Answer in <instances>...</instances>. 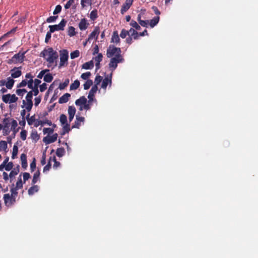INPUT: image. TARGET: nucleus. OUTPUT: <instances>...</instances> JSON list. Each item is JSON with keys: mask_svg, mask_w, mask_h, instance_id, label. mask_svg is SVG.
<instances>
[{"mask_svg": "<svg viewBox=\"0 0 258 258\" xmlns=\"http://www.w3.org/2000/svg\"><path fill=\"white\" fill-rule=\"evenodd\" d=\"M52 161V156H50L49 158V160L46 166H44L43 169V172H45V171H47L50 170L51 167V162Z\"/></svg>", "mask_w": 258, "mask_h": 258, "instance_id": "37998d69", "label": "nucleus"}, {"mask_svg": "<svg viewBox=\"0 0 258 258\" xmlns=\"http://www.w3.org/2000/svg\"><path fill=\"white\" fill-rule=\"evenodd\" d=\"M33 91L32 90L29 91L27 92V94H26V101H33Z\"/></svg>", "mask_w": 258, "mask_h": 258, "instance_id": "864d4df0", "label": "nucleus"}, {"mask_svg": "<svg viewBox=\"0 0 258 258\" xmlns=\"http://www.w3.org/2000/svg\"><path fill=\"white\" fill-rule=\"evenodd\" d=\"M23 186V185L22 180L21 179V176H20V177H19L18 180L16 183V186L15 187H16L17 188V189L18 190V189L22 188Z\"/></svg>", "mask_w": 258, "mask_h": 258, "instance_id": "603ef678", "label": "nucleus"}, {"mask_svg": "<svg viewBox=\"0 0 258 258\" xmlns=\"http://www.w3.org/2000/svg\"><path fill=\"white\" fill-rule=\"evenodd\" d=\"M76 108L73 106H69L68 109V113L69 115H74L76 114Z\"/></svg>", "mask_w": 258, "mask_h": 258, "instance_id": "a19ab883", "label": "nucleus"}, {"mask_svg": "<svg viewBox=\"0 0 258 258\" xmlns=\"http://www.w3.org/2000/svg\"><path fill=\"white\" fill-rule=\"evenodd\" d=\"M7 80V82H6V86L8 89H12L15 83V81L11 77H8Z\"/></svg>", "mask_w": 258, "mask_h": 258, "instance_id": "bb28decb", "label": "nucleus"}, {"mask_svg": "<svg viewBox=\"0 0 258 258\" xmlns=\"http://www.w3.org/2000/svg\"><path fill=\"white\" fill-rule=\"evenodd\" d=\"M98 89V87L96 85H94L92 88L91 89L90 91L89 92L88 98L89 99V102H91L93 100V97L94 96L95 93H96L97 90Z\"/></svg>", "mask_w": 258, "mask_h": 258, "instance_id": "dca6fc26", "label": "nucleus"}, {"mask_svg": "<svg viewBox=\"0 0 258 258\" xmlns=\"http://www.w3.org/2000/svg\"><path fill=\"white\" fill-rule=\"evenodd\" d=\"M18 147L16 145H14L13 146V151H12V158L15 159V157L18 155Z\"/></svg>", "mask_w": 258, "mask_h": 258, "instance_id": "de8ad7c7", "label": "nucleus"}, {"mask_svg": "<svg viewBox=\"0 0 258 258\" xmlns=\"http://www.w3.org/2000/svg\"><path fill=\"white\" fill-rule=\"evenodd\" d=\"M20 69H21V67H15L13 69H12L11 77L15 78L20 77V76H21L22 72Z\"/></svg>", "mask_w": 258, "mask_h": 258, "instance_id": "f3484780", "label": "nucleus"}, {"mask_svg": "<svg viewBox=\"0 0 258 258\" xmlns=\"http://www.w3.org/2000/svg\"><path fill=\"white\" fill-rule=\"evenodd\" d=\"M44 134H52L53 132V129L51 128H44L43 131Z\"/></svg>", "mask_w": 258, "mask_h": 258, "instance_id": "338daca9", "label": "nucleus"}, {"mask_svg": "<svg viewBox=\"0 0 258 258\" xmlns=\"http://www.w3.org/2000/svg\"><path fill=\"white\" fill-rule=\"evenodd\" d=\"M67 21L62 19L59 24L49 25V28L50 29V32H54L56 31H63L67 24Z\"/></svg>", "mask_w": 258, "mask_h": 258, "instance_id": "423d86ee", "label": "nucleus"}, {"mask_svg": "<svg viewBox=\"0 0 258 258\" xmlns=\"http://www.w3.org/2000/svg\"><path fill=\"white\" fill-rule=\"evenodd\" d=\"M94 67V62L92 60L86 62L83 64L82 68L85 70L91 69Z\"/></svg>", "mask_w": 258, "mask_h": 258, "instance_id": "a878e982", "label": "nucleus"}, {"mask_svg": "<svg viewBox=\"0 0 258 258\" xmlns=\"http://www.w3.org/2000/svg\"><path fill=\"white\" fill-rule=\"evenodd\" d=\"M20 138L23 140H25L27 139V132L26 130H22L20 132Z\"/></svg>", "mask_w": 258, "mask_h": 258, "instance_id": "bf43d9fd", "label": "nucleus"}, {"mask_svg": "<svg viewBox=\"0 0 258 258\" xmlns=\"http://www.w3.org/2000/svg\"><path fill=\"white\" fill-rule=\"evenodd\" d=\"M20 169H19V166H18L16 168H14L13 170H11L10 174H9V177L12 178L16 175L18 174L19 172Z\"/></svg>", "mask_w": 258, "mask_h": 258, "instance_id": "7c9ffc66", "label": "nucleus"}, {"mask_svg": "<svg viewBox=\"0 0 258 258\" xmlns=\"http://www.w3.org/2000/svg\"><path fill=\"white\" fill-rule=\"evenodd\" d=\"M40 171L39 170L36 171V172L34 174L33 178H32V184H34L37 182L38 179L39 178V176H40Z\"/></svg>", "mask_w": 258, "mask_h": 258, "instance_id": "c85d7f7f", "label": "nucleus"}, {"mask_svg": "<svg viewBox=\"0 0 258 258\" xmlns=\"http://www.w3.org/2000/svg\"><path fill=\"white\" fill-rule=\"evenodd\" d=\"M51 33L52 32H50V29H49V31H48L46 32V35L45 39V42L47 43L48 42V41L50 40V39L51 38Z\"/></svg>", "mask_w": 258, "mask_h": 258, "instance_id": "69168bd1", "label": "nucleus"}, {"mask_svg": "<svg viewBox=\"0 0 258 258\" xmlns=\"http://www.w3.org/2000/svg\"><path fill=\"white\" fill-rule=\"evenodd\" d=\"M62 10V7L60 5H57L56 6L55 10L53 12V14L54 15L58 14L60 13Z\"/></svg>", "mask_w": 258, "mask_h": 258, "instance_id": "5fc2aeb1", "label": "nucleus"}, {"mask_svg": "<svg viewBox=\"0 0 258 258\" xmlns=\"http://www.w3.org/2000/svg\"><path fill=\"white\" fill-rule=\"evenodd\" d=\"M60 62L58 67L61 68L65 65H67L68 60V52L66 49L60 51Z\"/></svg>", "mask_w": 258, "mask_h": 258, "instance_id": "39448f33", "label": "nucleus"}, {"mask_svg": "<svg viewBox=\"0 0 258 258\" xmlns=\"http://www.w3.org/2000/svg\"><path fill=\"white\" fill-rule=\"evenodd\" d=\"M70 83V80L69 79H66L64 80L63 83H60L58 86V89L60 90H63L64 88L68 86Z\"/></svg>", "mask_w": 258, "mask_h": 258, "instance_id": "c9c22d12", "label": "nucleus"}, {"mask_svg": "<svg viewBox=\"0 0 258 258\" xmlns=\"http://www.w3.org/2000/svg\"><path fill=\"white\" fill-rule=\"evenodd\" d=\"M80 52L79 50H75L74 51L71 52V58L74 59L80 56Z\"/></svg>", "mask_w": 258, "mask_h": 258, "instance_id": "49530a36", "label": "nucleus"}, {"mask_svg": "<svg viewBox=\"0 0 258 258\" xmlns=\"http://www.w3.org/2000/svg\"><path fill=\"white\" fill-rule=\"evenodd\" d=\"M59 121L61 124L64 125L67 124L68 119L67 115L64 114H61L59 116Z\"/></svg>", "mask_w": 258, "mask_h": 258, "instance_id": "f704fd0d", "label": "nucleus"}, {"mask_svg": "<svg viewBox=\"0 0 258 258\" xmlns=\"http://www.w3.org/2000/svg\"><path fill=\"white\" fill-rule=\"evenodd\" d=\"M58 16H51L47 18L46 22L50 23L56 21Z\"/></svg>", "mask_w": 258, "mask_h": 258, "instance_id": "052dcab7", "label": "nucleus"}, {"mask_svg": "<svg viewBox=\"0 0 258 258\" xmlns=\"http://www.w3.org/2000/svg\"><path fill=\"white\" fill-rule=\"evenodd\" d=\"M18 100V97L15 94H7L2 96V100L5 103H14Z\"/></svg>", "mask_w": 258, "mask_h": 258, "instance_id": "0eeeda50", "label": "nucleus"}, {"mask_svg": "<svg viewBox=\"0 0 258 258\" xmlns=\"http://www.w3.org/2000/svg\"><path fill=\"white\" fill-rule=\"evenodd\" d=\"M80 82L79 80H76L74 81L73 83L71 84L70 86V90H77L78 88L80 87Z\"/></svg>", "mask_w": 258, "mask_h": 258, "instance_id": "c756f323", "label": "nucleus"}, {"mask_svg": "<svg viewBox=\"0 0 258 258\" xmlns=\"http://www.w3.org/2000/svg\"><path fill=\"white\" fill-rule=\"evenodd\" d=\"M127 35H130V31L126 30V29H122L121 31L120 36L122 38H125Z\"/></svg>", "mask_w": 258, "mask_h": 258, "instance_id": "a18cd8bd", "label": "nucleus"}, {"mask_svg": "<svg viewBox=\"0 0 258 258\" xmlns=\"http://www.w3.org/2000/svg\"><path fill=\"white\" fill-rule=\"evenodd\" d=\"M3 135L8 136L10 134L11 131H13L14 135L17 132L16 128L18 126V122L13 118L5 117L3 119Z\"/></svg>", "mask_w": 258, "mask_h": 258, "instance_id": "f257e3e1", "label": "nucleus"}, {"mask_svg": "<svg viewBox=\"0 0 258 258\" xmlns=\"http://www.w3.org/2000/svg\"><path fill=\"white\" fill-rule=\"evenodd\" d=\"M92 84H93L92 80H87L86 81V82L83 85L84 89L88 90L90 88V87L92 86Z\"/></svg>", "mask_w": 258, "mask_h": 258, "instance_id": "79ce46f5", "label": "nucleus"}, {"mask_svg": "<svg viewBox=\"0 0 258 258\" xmlns=\"http://www.w3.org/2000/svg\"><path fill=\"white\" fill-rule=\"evenodd\" d=\"M13 167V163L12 162H9L5 165V170L7 171H9L12 170Z\"/></svg>", "mask_w": 258, "mask_h": 258, "instance_id": "0e129e2a", "label": "nucleus"}, {"mask_svg": "<svg viewBox=\"0 0 258 258\" xmlns=\"http://www.w3.org/2000/svg\"><path fill=\"white\" fill-rule=\"evenodd\" d=\"M23 104L22 107H25L26 110L28 111L31 110L33 107V101L23 100Z\"/></svg>", "mask_w": 258, "mask_h": 258, "instance_id": "6ab92c4d", "label": "nucleus"}, {"mask_svg": "<svg viewBox=\"0 0 258 258\" xmlns=\"http://www.w3.org/2000/svg\"><path fill=\"white\" fill-rule=\"evenodd\" d=\"M91 0H81V5L82 9L85 8L87 6L91 5Z\"/></svg>", "mask_w": 258, "mask_h": 258, "instance_id": "ea45409f", "label": "nucleus"}, {"mask_svg": "<svg viewBox=\"0 0 258 258\" xmlns=\"http://www.w3.org/2000/svg\"><path fill=\"white\" fill-rule=\"evenodd\" d=\"M102 80V77L99 75H97V76H96V77L95 78V80H94V83H95V85H96V86H97V85L100 84V83L101 82Z\"/></svg>", "mask_w": 258, "mask_h": 258, "instance_id": "13d9d810", "label": "nucleus"}, {"mask_svg": "<svg viewBox=\"0 0 258 258\" xmlns=\"http://www.w3.org/2000/svg\"><path fill=\"white\" fill-rule=\"evenodd\" d=\"M45 124H47L50 125L52 124V122L51 121L48 120H46L45 121L37 120L35 123L34 125L36 127H37V126H38V125H43Z\"/></svg>", "mask_w": 258, "mask_h": 258, "instance_id": "5701e85b", "label": "nucleus"}, {"mask_svg": "<svg viewBox=\"0 0 258 258\" xmlns=\"http://www.w3.org/2000/svg\"><path fill=\"white\" fill-rule=\"evenodd\" d=\"M25 52H19L16 53L12 57L11 59L9 60V63H17L18 62H22L24 61Z\"/></svg>", "mask_w": 258, "mask_h": 258, "instance_id": "6e6552de", "label": "nucleus"}, {"mask_svg": "<svg viewBox=\"0 0 258 258\" xmlns=\"http://www.w3.org/2000/svg\"><path fill=\"white\" fill-rule=\"evenodd\" d=\"M58 137V135L57 133H55L52 136H47L44 137L43 139V141L46 145H48V144L53 143L55 142L57 140Z\"/></svg>", "mask_w": 258, "mask_h": 258, "instance_id": "9b49d317", "label": "nucleus"}, {"mask_svg": "<svg viewBox=\"0 0 258 258\" xmlns=\"http://www.w3.org/2000/svg\"><path fill=\"white\" fill-rule=\"evenodd\" d=\"M27 84V81L26 80H23L21 82L17 84V88H21L26 86Z\"/></svg>", "mask_w": 258, "mask_h": 258, "instance_id": "e2e57ef3", "label": "nucleus"}, {"mask_svg": "<svg viewBox=\"0 0 258 258\" xmlns=\"http://www.w3.org/2000/svg\"><path fill=\"white\" fill-rule=\"evenodd\" d=\"M26 119H27L28 124L29 125H32L33 124V123L35 124L36 121L37 120L35 118V115H33L30 117V114H28L26 116Z\"/></svg>", "mask_w": 258, "mask_h": 258, "instance_id": "4be33fe9", "label": "nucleus"}, {"mask_svg": "<svg viewBox=\"0 0 258 258\" xmlns=\"http://www.w3.org/2000/svg\"><path fill=\"white\" fill-rule=\"evenodd\" d=\"M20 159L21 160L22 167L26 169L27 167V155L24 154V153H22L20 156Z\"/></svg>", "mask_w": 258, "mask_h": 258, "instance_id": "412c9836", "label": "nucleus"}, {"mask_svg": "<svg viewBox=\"0 0 258 258\" xmlns=\"http://www.w3.org/2000/svg\"><path fill=\"white\" fill-rule=\"evenodd\" d=\"M130 25L132 26V27L135 28L136 30H140L141 27L137 23L136 21L132 20L130 22Z\"/></svg>", "mask_w": 258, "mask_h": 258, "instance_id": "09e8293b", "label": "nucleus"}, {"mask_svg": "<svg viewBox=\"0 0 258 258\" xmlns=\"http://www.w3.org/2000/svg\"><path fill=\"white\" fill-rule=\"evenodd\" d=\"M123 56H114L111 58L108 66L110 70H115L118 66V63L123 62Z\"/></svg>", "mask_w": 258, "mask_h": 258, "instance_id": "20e7f679", "label": "nucleus"}, {"mask_svg": "<svg viewBox=\"0 0 258 258\" xmlns=\"http://www.w3.org/2000/svg\"><path fill=\"white\" fill-rule=\"evenodd\" d=\"M87 102V98L85 96L80 97L79 99H77L75 101V104L77 106H79L80 111H83V106Z\"/></svg>", "mask_w": 258, "mask_h": 258, "instance_id": "4468645a", "label": "nucleus"}, {"mask_svg": "<svg viewBox=\"0 0 258 258\" xmlns=\"http://www.w3.org/2000/svg\"><path fill=\"white\" fill-rule=\"evenodd\" d=\"M52 162H54V164L53 165V168L54 169H57V167H58L60 165V163L59 162L57 161L56 159V157L55 156H52Z\"/></svg>", "mask_w": 258, "mask_h": 258, "instance_id": "c03bdc74", "label": "nucleus"}, {"mask_svg": "<svg viewBox=\"0 0 258 258\" xmlns=\"http://www.w3.org/2000/svg\"><path fill=\"white\" fill-rule=\"evenodd\" d=\"M38 186L34 185L32 187H30L28 190V194L29 195H32L35 193V192L38 191Z\"/></svg>", "mask_w": 258, "mask_h": 258, "instance_id": "72a5a7b5", "label": "nucleus"}, {"mask_svg": "<svg viewBox=\"0 0 258 258\" xmlns=\"http://www.w3.org/2000/svg\"><path fill=\"white\" fill-rule=\"evenodd\" d=\"M68 35L70 36H74L76 35V32L75 31V29L74 27H72V26H70L68 28Z\"/></svg>", "mask_w": 258, "mask_h": 258, "instance_id": "473e14b6", "label": "nucleus"}, {"mask_svg": "<svg viewBox=\"0 0 258 258\" xmlns=\"http://www.w3.org/2000/svg\"><path fill=\"white\" fill-rule=\"evenodd\" d=\"M112 77V73H111L109 74V76L105 77V78L103 79L101 84V87L103 88V89H106V87L109 84L110 85H111Z\"/></svg>", "mask_w": 258, "mask_h": 258, "instance_id": "ddd939ff", "label": "nucleus"}, {"mask_svg": "<svg viewBox=\"0 0 258 258\" xmlns=\"http://www.w3.org/2000/svg\"><path fill=\"white\" fill-rule=\"evenodd\" d=\"M30 175L29 173H27V172L23 173L24 183H25L26 180H28L29 178H30Z\"/></svg>", "mask_w": 258, "mask_h": 258, "instance_id": "774afa93", "label": "nucleus"}, {"mask_svg": "<svg viewBox=\"0 0 258 258\" xmlns=\"http://www.w3.org/2000/svg\"><path fill=\"white\" fill-rule=\"evenodd\" d=\"M8 144L6 141H4V140H2L0 142V150H5L7 149Z\"/></svg>", "mask_w": 258, "mask_h": 258, "instance_id": "8fccbe9b", "label": "nucleus"}, {"mask_svg": "<svg viewBox=\"0 0 258 258\" xmlns=\"http://www.w3.org/2000/svg\"><path fill=\"white\" fill-rule=\"evenodd\" d=\"M71 95L69 93H65L61 97L59 98L58 99V103L59 104H63L66 103V102H67L69 98L71 97Z\"/></svg>", "mask_w": 258, "mask_h": 258, "instance_id": "aec40b11", "label": "nucleus"}, {"mask_svg": "<svg viewBox=\"0 0 258 258\" xmlns=\"http://www.w3.org/2000/svg\"><path fill=\"white\" fill-rule=\"evenodd\" d=\"M94 60L96 62L100 63L103 59V55L102 53H98L97 56L95 57Z\"/></svg>", "mask_w": 258, "mask_h": 258, "instance_id": "6e6d98bb", "label": "nucleus"}, {"mask_svg": "<svg viewBox=\"0 0 258 258\" xmlns=\"http://www.w3.org/2000/svg\"><path fill=\"white\" fill-rule=\"evenodd\" d=\"M106 56L108 58H112L114 56H122L121 55V49L120 48L116 47L114 45H110L107 49Z\"/></svg>", "mask_w": 258, "mask_h": 258, "instance_id": "7ed1b4c3", "label": "nucleus"}, {"mask_svg": "<svg viewBox=\"0 0 258 258\" xmlns=\"http://www.w3.org/2000/svg\"><path fill=\"white\" fill-rule=\"evenodd\" d=\"M98 17L97 11V10H94L91 11L90 14V18L92 21H94Z\"/></svg>", "mask_w": 258, "mask_h": 258, "instance_id": "4c0bfd02", "label": "nucleus"}, {"mask_svg": "<svg viewBox=\"0 0 258 258\" xmlns=\"http://www.w3.org/2000/svg\"><path fill=\"white\" fill-rule=\"evenodd\" d=\"M100 34V28L97 26L94 28L93 30L90 34L89 35L88 37V41H90V40L95 38L96 40L97 39L98 36Z\"/></svg>", "mask_w": 258, "mask_h": 258, "instance_id": "9d476101", "label": "nucleus"}, {"mask_svg": "<svg viewBox=\"0 0 258 258\" xmlns=\"http://www.w3.org/2000/svg\"><path fill=\"white\" fill-rule=\"evenodd\" d=\"M131 34V36L132 38L134 39H139V33L135 29L131 28L129 30V34Z\"/></svg>", "mask_w": 258, "mask_h": 258, "instance_id": "cd10ccee", "label": "nucleus"}, {"mask_svg": "<svg viewBox=\"0 0 258 258\" xmlns=\"http://www.w3.org/2000/svg\"><path fill=\"white\" fill-rule=\"evenodd\" d=\"M5 204L8 207H10L13 205L15 204L16 200L15 198H13L12 195L9 194H6L4 195L3 197Z\"/></svg>", "mask_w": 258, "mask_h": 258, "instance_id": "1a4fd4ad", "label": "nucleus"}, {"mask_svg": "<svg viewBox=\"0 0 258 258\" xmlns=\"http://www.w3.org/2000/svg\"><path fill=\"white\" fill-rule=\"evenodd\" d=\"M134 0H125L124 4L122 5L121 8V14H124V13L127 12L130 7L133 5V2Z\"/></svg>", "mask_w": 258, "mask_h": 258, "instance_id": "f8f14e48", "label": "nucleus"}, {"mask_svg": "<svg viewBox=\"0 0 258 258\" xmlns=\"http://www.w3.org/2000/svg\"><path fill=\"white\" fill-rule=\"evenodd\" d=\"M71 131L70 125L68 123L63 125L62 127V132L61 133V135L63 136L67 133H69Z\"/></svg>", "mask_w": 258, "mask_h": 258, "instance_id": "2f4dec72", "label": "nucleus"}, {"mask_svg": "<svg viewBox=\"0 0 258 258\" xmlns=\"http://www.w3.org/2000/svg\"><path fill=\"white\" fill-rule=\"evenodd\" d=\"M160 21L159 17H156L153 18L152 20L149 21V24L150 25L151 28H154Z\"/></svg>", "mask_w": 258, "mask_h": 258, "instance_id": "393cba45", "label": "nucleus"}, {"mask_svg": "<svg viewBox=\"0 0 258 258\" xmlns=\"http://www.w3.org/2000/svg\"><path fill=\"white\" fill-rule=\"evenodd\" d=\"M55 153H56V156H57L58 157H62L63 155H64L65 149L63 148H58L56 150Z\"/></svg>", "mask_w": 258, "mask_h": 258, "instance_id": "e433bc0d", "label": "nucleus"}, {"mask_svg": "<svg viewBox=\"0 0 258 258\" xmlns=\"http://www.w3.org/2000/svg\"><path fill=\"white\" fill-rule=\"evenodd\" d=\"M84 121L85 118L84 117H81V116L77 115L76 121L74 124L72 126V128H79L81 125V122H83Z\"/></svg>", "mask_w": 258, "mask_h": 258, "instance_id": "2eb2a0df", "label": "nucleus"}, {"mask_svg": "<svg viewBox=\"0 0 258 258\" xmlns=\"http://www.w3.org/2000/svg\"><path fill=\"white\" fill-rule=\"evenodd\" d=\"M17 189L16 187H12L11 188V196L12 197H13V198H14V199H16V197H17V195H18V191H17Z\"/></svg>", "mask_w": 258, "mask_h": 258, "instance_id": "3c124183", "label": "nucleus"}, {"mask_svg": "<svg viewBox=\"0 0 258 258\" xmlns=\"http://www.w3.org/2000/svg\"><path fill=\"white\" fill-rule=\"evenodd\" d=\"M120 41V38L118 36V33L117 31H114L112 35L111 42L115 43H118Z\"/></svg>", "mask_w": 258, "mask_h": 258, "instance_id": "b1692460", "label": "nucleus"}, {"mask_svg": "<svg viewBox=\"0 0 258 258\" xmlns=\"http://www.w3.org/2000/svg\"><path fill=\"white\" fill-rule=\"evenodd\" d=\"M88 25L86 18H82L79 24V27L81 31H84L88 27Z\"/></svg>", "mask_w": 258, "mask_h": 258, "instance_id": "a211bd4d", "label": "nucleus"}, {"mask_svg": "<svg viewBox=\"0 0 258 258\" xmlns=\"http://www.w3.org/2000/svg\"><path fill=\"white\" fill-rule=\"evenodd\" d=\"M75 0H69L68 1V2L66 3V4L64 5V8L67 10V9H69L70 8V7L74 4Z\"/></svg>", "mask_w": 258, "mask_h": 258, "instance_id": "680f3d73", "label": "nucleus"}, {"mask_svg": "<svg viewBox=\"0 0 258 258\" xmlns=\"http://www.w3.org/2000/svg\"><path fill=\"white\" fill-rule=\"evenodd\" d=\"M41 56L45 59L49 64L53 63L58 58V53L51 47L44 49L41 53Z\"/></svg>", "mask_w": 258, "mask_h": 258, "instance_id": "f03ea898", "label": "nucleus"}, {"mask_svg": "<svg viewBox=\"0 0 258 258\" xmlns=\"http://www.w3.org/2000/svg\"><path fill=\"white\" fill-rule=\"evenodd\" d=\"M53 80V77L51 74H46L44 77V81L46 83L51 82Z\"/></svg>", "mask_w": 258, "mask_h": 258, "instance_id": "58836bf2", "label": "nucleus"}, {"mask_svg": "<svg viewBox=\"0 0 258 258\" xmlns=\"http://www.w3.org/2000/svg\"><path fill=\"white\" fill-rule=\"evenodd\" d=\"M91 76V73L90 72H86L85 73H82L81 75V78L83 80H88L89 77Z\"/></svg>", "mask_w": 258, "mask_h": 258, "instance_id": "4d7b16f0", "label": "nucleus"}]
</instances>
